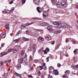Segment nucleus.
I'll use <instances>...</instances> for the list:
<instances>
[{"label": "nucleus", "mask_w": 78, "mask_h": 78, "mask_svg": "<svg viewBox=\"0 0 78 78\" xmlns=\"http://www.w3.org/2000/svg\"><path fill=\"white\" fill-rule=\"evenodd\" d=\"M21 55L22 56V57H23V59H25V58H26L27 56V55L26 53H25V51L24 50L22 51L21 53Z\"/></svg>", "instance_id": "f257e3e1"}, {"label": "nucleus", "mask_w": 78, "mask_h": 78, "mask_svg": "<svg viewBox=\"0 0 78 78\" xmlns=\"http://www.w3.org/2000/svg\"><path fill=\"white\" fill-rule=\"evenodd\" d=\"M15 47L16 48H12V51L14 53H16L17 51H18V49H17L18 48H19V46L17 45H16L15 46Z\"/></svg>", "instance_id": "f03ea898"}, {"label": "nucleus", "mask_w": 78, "mask_h": 78, "mask_svg": "<svg viewBox=\"0 0 78 78\" xmlns=\"http://www.w3.org/2000/svg\"><path fill=\"white\" fill-rule=\"evenodd\" d=\"M45 39H48V41H49L50 40H51L52 39V38L51 37V36L50 35H46L45 36Z\"/></svg>", "instance_id": "7ed1b4c3"}, {"label": "nucleus", "mask_w": 78, "mask_h": 78, "mask_svg": "<svg viewBox=\"0 0 78 78\" xmlns=\"http://www.w3.org/2000/svg\"><path fill=\"white\" fill-rule=\"evenodd\" d=\"M60 3H61V4L62 5V6H64V7H66V6L67 5V3L66 2H60Z\"/></svg>", "instance_id": "20e7f679"}, {"label": "nucleus", "mask_w": 78, "mask_h": 78, "mask_svg": "<svg viewBox=\"0 0 78 78\" xmlns=\"http://www.w3.org/2000/svg\"><path fill=\"white\" fill-rule=\"evenodd\" d=\"M56 4V6L58 8H60V7L62 6L61 2H58Z\"/></svg>", "instance_id": "39448f33"}, {"label": "nucleus", "mask_w": 78, "mask_h": 78, "mask_svg": "<svg viewBox=\"0 0 78 78\" xmlns=\"http://www.w3.org/2000/svg\"><path fill=\"white\" fill-rule=\"evenodd\" d=\"M61 23V21H58V22L55 21L53 22V24L55 25H60Z\"/></svg>", "instance_id": "423d86ee"}, {"label": "nucleus", "mask_w": 78, "mask_h": 78, "mask_svg": "<svg viewBox=\"0 0 78 78\" xmlns=\"http://www.w3.org/2000/svg\"><path fill=\"white\" fill-rule=\"evenodd\" d=\"M43 17H46L48 16V12H44L43 14Z\"/></svg>", "instance_id": "0eeeda50"}, {"label": "nucleus", "mask_w": 78, "mask_h": 78, "mask_svg": "<svg viewBox=\"0 0 78 78\" xmlns=\"http://www.w3.org/2000/svg\"><path fill=\"white\" fill-rule=\"evenodd\" d=\"M0 37H1L2 39H4V38H5V37H6V35L5 34H0Z\"/></svg>", "instance_id": "6e6552de"}, {"label": "nucleus", "mask_w": 78, "mask_h": 78, "mask_svg": "<svg viewBox=\"0 0 78 78\" xmlns=\"http://www.w3.org/2000/svg\"><path fill=\"white\" fill-rule=\"evenodd\" d=\"M16 68L17 70H20L21 68V64L20 63L18 64L16 66Z\"/></svg>", "instance_id": "1a4fd4ad"}, {"label": "nucleus", "mask_w": 78, "mask_h": 78, "mask_svg": "<svg viewBox=\"0 0 78 78\" xmlns=\"http://www.w3.org/2000/svg\"><path fill=\"white\" fill-rule=\"evenodd\" d=\"M62 27H63L64 28H69L68 27V26L67 24L65 23H63V25H62Z\"/></svg>", "instance_id": "9d476101"}, {"label": "nucleus", "mask_w": 78, "mask_h": 78, "mask_svg": "<svg viewBox=\"0 0 78 78\" xmlns=\"http://www.w3.org/2000/svg\"><path fill=\"white\" fill-rule=\"evenodd\" d=\"M38 41H44V38L41 37H39L38 38Z\"/></svg>", "instance_id": "9b49d317"}, {"label": "nucleus", "mask_w": 78, "mask_h": 78, "mask_svg": "<svg viewBox=\"0 0 78 78\" xmlns=\"http://www.w3.org/2000/svg\"><path fill=\"white\" fill-rule=\"evenodd\" d=\"M5 27L6 30H9V24H7L5 25Z\"/></svg>", "instance_id": "f8f14e48"}, {"label": "nucleus", "mask_w": 78, "mask_h": 78, "mask_svg": "<svg viewBox=\"0 0 78 78\" xmlns=\"http://www.w3.org/2000/svg\"><path fill=\"white\" fill-rule=\"evenodd\" d=\"M47 28L48 29V31L50 32H51L53 31V29L51 28V26H48L47 27Z\"/></svg>", "instance_id": "ddd939ff"}, {"label": "nucleus", "mask_w": 78, "mask_h": 78, "mask_svg": "<svg viewBox=\"0 0 78 78\" xmlns=\"http://www.w3.org/2000/svg\"><path fill=\"white\" fill-rule=\"evenodd\" d=\"M52 3L54 5H56L57 3V0H51Z\"/></svg>", "instance_id": "4468645a"}, {"label": "nucleus", "mask_w": 78, "mask_h": 78, "mask_svg": "<svg viewBox=\"0 0 78 78\" xmlns=\"http://www.w3.org/2000/svg\"><path fill=\"white\" fill-rule=\"evenodd\" d=\"M41 0H35L34 2L37 5H39V3H40V1Z\"/></svg>", "instance_id": "2eb2a0df"}, {"label": "nucleus", "mask_w": 78, "mask_h": 78, "mask_svg": "<svg viewBox=\"0 0 78 78\" xmlns=\"http://www.w3.org/2000/svg\"><path fill=\"white\" fill-rule=\"evenodd\" d=\"M55 73V75H58L59 74V72L58 71L57 69L54 70L53 71Z\"/></svg>", "instance_id": "dca6fc26"}, {"label": "nucleus", "mask_w": 78, "mask_h": 78, "mask_svg": "<svg viewBox=\"0 0 78 78\" xmlns=\"http://www.w3.org/2000/svg\"><path fill=\"white\" fill-rule=\"evenodd\" d=\"M69 73H70V71L68 70H66L65 72V75H69Z\"/></svg>", "instance_id": "f3484780"}, {"label": "nucleus", "mask_w": 78, "mask_h": 78, "mask_svg": "<svg viewBox=\"0 0 78 78\" xmlns=\"http://www.w3.org/2000/svg\"><path fill=\"white\" fill-rule=\"evenodd\" d=\"M59 46H60V44H58L55 47V50H56L57 49H58V48H59Z\"/></svg>", "instance_id": "a211bd4d"}, {"label": "nucleus", "mask_w": 78, "mask_h": 78, "mask_svg": "<svg viewBox=\"0 0 78 78\" xmlns=\"http://www.w3.org/2000/svg\"><path fill=\"white\" fill-rule=\"evenodd\" d=\"M16 75H17V76H19L20 78H22V76L20 75V74L18 73H17L15 72L14 73Z\"/></svg>", "instance_id": "6ab92c4d"}, {"label": "nucleus", "mask_w": 78, "mask_h": 78, "mask_svg": "<svg viewBox=\"0 0 78 78\" xmlns=\"http://www.w3.org/2000/svg\"><path fill=\"white\" fill-rule=\"evenodd\" d=\"M41 8L39 7H38L37 8V11L39 13H41V11L39 10V9Z\"/></svg>", "instance_id": "aec40b11"}, {"label": "nucleus", "mask_w": 78, "mask_h": 78, "mask_svg": "<svg viewBox=\"0 0 78 78\" xmlns=\"http://www.w3.org/2000/svg\"><path fill=\"white\" fill-rule=\"evenodd\" d=\"M34 23V22H32V23H27L26 24V25H27V26H28V25H30L33 24V23Z\"/></svg>", "instance_id": "412c9836"}, {"label": "nucleus", "mask_w": 78, "mask_h": 78, "mask_svg": "<svg viewBox=\"0 0 78 78\" xmlns=\"http://www.w3.org/2000/svg\"><path fill=\"white\" fill-rule=\"evenodd\" d=\"M22 33V32L21 30H19L18 32L16 33V36H19V34H20Z\"/></svg>", "instance_id": "4be33fe9"}, {"label": "nucleus", "mask_w": 78, "mask_h": 78, "mask_svg": "<svg viewBox=\"0 0 78 78\" xmlns=\"http://www.w3.org/2000/svg\"><path fill=\"white\" fill-rule=\"evenodd\" d=\"M25 58H23V57L22 58L20 59V63H23V59Z\"/></svg>", "instance_id": "5701e85b"}, {"label": "nucleus", "mask_w": 78, "mask_h": 78, "mask_svg": "<svg viewBox=\"0 0 78 78\" xmlns=\"http://www.w3.org/2000/svg\"><path fill=\"white\" fill-rule=\"evenodd\" d=\"M63 78H68V76H67V75L66 74L62 76Z\"/></svg>", "instance_id": "b1692460"}, {"label": "nucleus", "mask_w": 78, "mask_h": 78, "mask_svg": "<svg viewBox=\"0 0 78 78\" xmlns=\"http://www.w3.org/2000/svg\"><path fill=\"white\" fill-rule=\"evenodd\" d=\"M21 28L22 29H23V28H27V27H26V26L24 25H22L21 26Z\"/></svg>", "instance_id": "393cba45"}, {"label": "nucleus", "mask_w": 78, "mask_h": 78, "mask_svg": "<svg viewBox=\"0 0 78 78\" xmlns=\"http://www.w3.org/2000/svg\"><path fill=\"white\" fill-rule=\"evenodd\" d=\"M29 61H33V58H32V56H30V58H29Z\"/></svg>", "instance_id": "a878e982"}, {"label": "nucleus", "mask_w": 78, "mask_h": 78, "mask_svg": "<svg viewBox=\"0 0 78 78\" xmlns=\"http://www.w3.org/2000/svg\"><path fill=\"white\" fill-rule=\"evenodd\" d=\"M72 42H73L74 44H75V43H76V41H75V40L73 39L72 40Z\"/></svg>", "instance_id": "bb28decb"}, {"label": "nucleus", "mask_w": 78, "mask_h": 78, "mask_svg": "<svg viewBox=\"0 0 78 78\" xmlns=\"http://www.w3.org/2000/svg\"><path fill=\"white\" fill-rule=\"evenodd\" d=\"M59 12L61 14H63V13H64V11H63L62 10H59Z\"/></svg>", "instance_id": "cd10ccee"}, {"label": "nucleus", "mask_w": 78, "mask_h": 78, "mask_svg": "<svg viewBox=\"0 0 78 78\" xmlns=\"http://www.w3.org/2000/svg\"><path fill=\"white\" fill-rule=\"evenodd\" d=\"M12 51V49L11 48L9 49L8 50L7 52H8V53H10V52H11V51Z\"/></svg>", "instance_id": "c85d7f7f"}, {"label": "nucleus", "mask_w": 78, "mask_h": 78, "mask_svg": "<svg viewBox=\"0 0 78 78\" xmlns=\"http://www.w3.org/2000/svg\"><path fill=\"white\" fill-rule=\"evenodd\" d=\"M0 55H1V56H3L4 55H5V53H4V52L1 53H0Z\"/></svg>", "instance_id": "c756f323"}, {"label": "nucleus", "mask_w": 78, "mask_h": 78, "mask_svg": "<svg viewBox=\"0 0 78 78\" xmlns=\"http://www.w3.org/2000/svg\"><path fill=\"white\" fill-rule=\"evenodd\" d=\"M30 40L29 38H24L23 39L24 41H28V40Z\"/></svg>", "instance_id": "7c9ffc66"}, {"label": "nucleus", "mask_w": 78, "mask_h": 78, "mask_svg": "<svg viewBox=\"0 0 78 78\" xmlns=\"http://www.w3.org/2000/svg\"><path fill=\"white\" fill-rule=\"evenodd\" d=\"M20 40V39H18L16 40H15L14 41H15L16 43H17L19 42V41Z\"/></svg>", "instance_id": "2f4dec72"}, {"label": "nucleus", "mask_w": 78, "mask_h": 78, "mask_svg": "<svg viewBox=\"0 0 78 78\" xmlns=\"http://www.w3.org/2000/svg\"><path fill=\"white\" fill-rule=\"evenodd\" d=\"M61 64H60V63H58L57 64L58 67H59V68H60V67H61Z\"/></svg>", "instance_id": "473e14b6"}, {"label": "nucleus", "mask_w": 78, "mask_h": 78, "mask_svg": "<svg viewBox=\"0 0 78 78\" xmlns=\"http://www.w3.org/2000/svg\"><path fill=\"white\" fill-rule=\"evenodd\" d=\"M5 43H2L1 44V49H0V50H1V49H2V48L3 47V45H5Z\"/></svg>", "instance_id": "72a5a7b5"}, {"label": "nucleus", "mask_w": 78, "mask_h": 78, "mask_svg": "<svg viewBox=\"0 0 78 78\" xmlns=\"http://www.w3.org/2000/svg\"><path fill=\"white\" fill-rule=\"evenodd\" d=\"M38 61L39 60L37 59H35L34 60V61L35 62V63H37V62H38Z\"/></svg>", "instance_id": "f704fd0d"}, {"label": "nucleus", "mask_w": 78, "mask_h": 78, "mask_svg": "<svg viewBox=\"0 0 78 78\" xmlns=\"http://www.w3.org/2000/svg\"><path fill=\"white\" fill-rule=\"evenodd\" d=\"M16 58H18V57H19V56H20V54L18 53H17L16 54Z\"/></svg>", "instance_id": "c9c22d12"}, {"label": "nucleus", "mask_w": 78, "mask_h": 78, "mask_svg": "<svg viewBox=\"0 0 78 78\" xmlns=\"http://www.w3.org/2000/svg\"><path fill=\"white\" fill-rule=\"evenodd\" d=\"M72 67L73 69H75V66L74 65H73Z\"/></svg>", "instance_id": "e433bc0d"}, {"label": "nucleus", "mask_w": 78, "mask_h": 78, "mask_svg": "<svg viewBox=\"0 0 78 78\" xmlns=\"http://www.w3.org/2000/svg\"><path fill=\"white\" fill-rule=\"evenodd\" d=\"M77 49L75 50L74 51V53L75 54V55H76V52L77 51Z\"/></svg>", "instance_id": "4c0bfd02"}, {"label": "nucleus", "mask_w": 78, "mask_h": 78, "mask_svg": "<svg viewBox=\"0 0 78 78\" xmlns=\"http://www.w3.org/2000/svg\"><path fill=\"white\" fill-rule=\"evenodd\" d=\"M4 76L5 78H6L7 77V73H5L4 75Z\"/></svg>", "instance_id": "58836bf2"}, {"label": "nucleus", "mask_w": 78, "mask_h": 78, "mask_svg": "<svg viewBox=\"0 0 78 78\" xmlns=\"http://www.w3.org/2000/svg\"><path fill=\"white\" fill-rule=\"evenodd\" d=\"M36 52V49H34L33 51V55H34V53Z\"/></svg>", "instance_id": "ea45409f"}, {"label": "nucleus", "mask_w": 78, "mask_h": 78, "mask_svg": "<svg viewBox=\"0 0 78 78\" xmlns=\"http://www.w3.org/2000/svg\"><path fill=\"white\" fill-rule=\"evenodd\" d=\"M61 32V31L60 30H58V31H57L56 33L57 34H58L59 33H60Z\"/></svg>", "instance_id": "a19ab883"}, {"label": "nucleus", "mask_w": 78, "mask_h": 78, "mask_svg": "<svg viewBox=\"0 0 78 78\" xmlns=\"http://www.w3.org/2000/svg\"><path fill=\"white\" fill-rule=\"evenodd\" d=\"M69 42V38H66V43H67V42Z\"/></svg>", "instance_id": "79ce46f5"}, {"label": "nucleus", "mask_w": 78, "mask_h": 78, "mask_svg": "<svg viewBox=\"0 0 78 78\" xmlns=\"http://www.w3.org/2000/svg\"><path fill=\"white\" fill-rule=\"evenodd\" d=\"M14 8H13L12 9H11V10L10 11V12H13V11H14Z\"/></svg>", "instance_id": "37998d69"}, {"label": "nucleus", "mask_w": 78, "mask_h": 78, "mask_svg": "<svg viewBox=\"0 0 78 78\" xmlns=\"http://www.w3.org/2000/svg\"><path fill=\"white\" fill-rule=\"evenodd\" d=\"M1 64L2 66H3V65H4V63L3 62L1 61Z\"/></svg>", "instance_id": "c03bdc74"}, {"label": "nucleus", "mask_w": 78, "mask_h": 78, "mask_svg": "<svg viewBox=\"0 0 78 78\" xmlns=\"http://www.w3.org/2000/svg\"><path fill=\"white\" fill-rule=\"evenodd\" d=\"M32 48H31V47H29V48H28V50H30V51H32Z\"/></svg>", "instance_id": "a18cd8bd"}, {"label": "nucleus", "mask_w": 78, "mask_h": 78, "mask_svg": "<svg viewBox=\"0 0 78 78\" xmlns=\"http://www.w3.org/2000/svg\"><path fill=\"white\" fill-rule=\"evenodd\" d=\"M25 2H26V1L25 0H23L22 1V3L23 4H24L25 3Z\"/></svg>", "instance_id": "49530a36"}, {"label": "nucleus", "mask_w": 78, "mask_h": 78, "mask_svg": "<svg viewBox=\"0 0 78 78\" xmlns=\"http://www.w3.org/2000/svg\"><path fill=\"white\" fill-rule=\"evenodd\" d=\"M44 24L43 26H47L48 25V24L46 23H44Z\"/></svg>", "instance_id": "de8ad7c7"}, {"label": "nucleus", "mask_w": 78, "mask_h": 78, "mask_svg": "<svg viewBox=\"0 0 78 78\" xmlns=\"http://www.w3.org/2000/svg\"><path fill=\"white\" fill-rule=\"evenodd\" d=\"M38 75L39 76H40L41 75V71H38Z\"/></svg>", "instance_id": "09e8293b"}, {"label": "nucleus", "mask_w": 78, "mask_h": 78, "mask_svg": "<svg viewBox=\"0 0 78 78\" xmlns=\"http://www.w3.org/2000/svg\"><path fill=\"white\" fill-rule=\"evenodd\" d=\"M23 65H24V66H27V62H24L23 63Z\"/></svg>", "instance_id": "8fccbe9b"}, {"label": "nucleus", "mask_w": 78, "mask_h": 78, "mask_svg": "<svg viewBox=\"0 0 78 78\" xmlns=\"http://www.w3.org/2000/svg\"><path fill=\"white\" fill-rule=\"evenodd\" d=\"M39 67L41 69V70H42V69H43V66H39Z\"/></svg>", "instance_id": "3c124183"}, {"label": "nucleus", "mask_w": 78, "mask_h": 78, "mask_svg": "<svg viewBox=\"0 0 78 78\" xmlns=\"http://www.w3.org/2000/svg\"><path fill=\"white\" fill-rule=\"evenodd\" d=\"M46 50L48 52V51H50V49L48 48H46Z\"/></svg>", "instance_id": "603ef678"}, {"label": "nucleus", "mask_w": 78, "mask_h": 78, "mask_svg": "<svg viewBox=\"0 0 78 78\" xmlns=\"http://www.w3.org/2000/svg\"><path fill=\"white\" fill-rule=\"evenodd\" d=\"M44 53L45 54H47V51L45 50H44Z\"/></svg>", "instance_id": "864d4df0"}, {"label": "nucleus", "mask_w": 78, "mask_h": 78, "mask_svg": "<svg viewBox=\"0 0 78 78\" xmlns=\"http://www.w3.org/2000/svg\"><path fill=\"white\" fill-rule=\"evenodd\" d=\"M49 58H50V57H48L46 58V59L47 60V62H48L49 61Z\"/></svg>", "instance_id": "5fc2aeb1"}, {"label": "nucleus", "mask_w": 78, "mask_h": 78, "mask_svg": "<svg viewBox=\"0 0 78 78\" xmlns=\"http://www.w3.org/2000/svg\"><path fill=\"white\" fill-rule=\"evenodd\" d=\"M55 41H53L51 43V44H52V45H54V44H55Z\"/></svg>", "instance_id": "6e6d98bb"}, {"label": "nucleus", "mask_w": 78, "mask_h": 78, "mask_svg": "<svg viewBox=\"0 0 78 78\" xmlns=\"http://www.w3.org/2000/svg\"><path fill=\"white\" fill-rule=\"evenodd\" d=\"M32 19H34V20H37V19H38V18L37 17L32 18Z\"/></svg>", "instance_id": "4d7b16f0"}, {"label": "nucleus", "mask_w": 78, "mask_h": 78, "mask_svg": "<svg viewBox=\"0 0 78 78\" xmlns=\"http://www.w3.org/2000/svg\"><path fill=\"white\" fill-rule=\"evenodd\" d=\"M50 75V74L49 75V76H48V78H52V76Z\"/></svg>", "instance_id": "13d9d810"}, {"label": "nucleus", "mask_w": 78, "mask_h": 78, "mask_svg": "<svg viewBox=\"0 0 78 78\" xmlns=\"http://www.w3.org/2000/svg\"><path fill=\"white\" fill-rule=\"evenodd\" d=\"M13 2V1H12L11 2H10L9 3V4L11 5V4H12V3H13V2Z\"/></svg>", "instance_id": "bf43d9fd"}, {"label": "nucleus", "mask_w": 78, "mask_h": 78, "mask_svg": "<svg viewBox=\"0 0 78 78\" xmlns=\"http://www.w3.org/2000/svg\"><path fill=\"white\" fill-rule=\"evenodd\" d=\"M43 50L44 48H41L40 50H41V51H43Z\"/></svg>", "instance_id": "052dcab7"}, {"label": "nucleus", "mask_w": 78, "mask_h": 78, "mask_svg": "<svg viewBox=\"0 0 78 78\" xmlns=\"http://www.w3.org/2000/svg\"><path fill=\"white\" fill-rule=\"evenodd\" d=\"M55 28H59V26H57L55 27Z\"/></svg>", "instance_id": "680f3d73"}, {"label": "nucleus", "mask_w": 78, "mask_h": 78, "mask_svg": "<svg viewBox=\"0 0 78 78\" xmlns=\"http://www.w3.org/2000/svg\"><path fill=\"white\" fill-rule=\"evenodd\" d=\"M28 77H29V78H31V77H32V76L30 75H28Z\"/></svg>", "instance_id": "e2e57ef3"}, {"label": "nucleus", "mask_w": 78, "mask_h": 78, "mask_svg": "<svg viewBox=\"0 0 78 78\" xmlns=\"http://www.w3.org/2000/svg\"><path fill=\"white\" fill-rule=\"evenodd\" d=\"M45 66V63L44 62H43V65L42 66L43 67H44Z\"/></svg>", "instance_id": "0e129e2a"}, {"label": "nucleus", "mask_w": 78, "mask_h": 78, "mask_svg": "<svg viewBox=\"0 0 78 78\" xmlns=\"http://www.w3.org/2000/svg\"><path fill=\"white\" fill-rule=\"evenodd\" d=\"M10 12V11H9V10H6V12H7V13H9Z\"/></svg>", "instance_id": "69168bd1"}, {"label": "nucleus", "mask_w": 78, "mask_h": 78, "mask_svg": "<svg viewBox=\"0 0 78 78\" xmlns=\"http://www.w3.org/2000/svg\"><path fill=\"white\" fill-rule=\"evenodd\" d=\"M3 12H6V9H4L3 11Z\"/></svg>", "instance_id": "338daca9"}, {"label": "nucleus", "mask_w": 78, "mask_h": 78, "mask_svg": "<svg viewBox=\"0 0 78 78\" xmlns=\"http://www.w3.org/2000/svg\"><path fill=\"white\" fill-rule=\"evenodd\" d=\"M75 59H76L75 57H73V61H75Z\"/></svg>", "instance_id": "774afa93"}]
</instances>
